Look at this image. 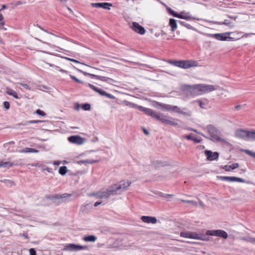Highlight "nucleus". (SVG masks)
Segmentation results:
<instances>
[{
    "label": "nucleus",
    "mask_w": 255,
    "mask_h": 255,
    "mask_svg": "<svg viewBox=\"0 0 255 255\" xmlns=\"http://www.w3.org/2000/svg\"><path fill=\"white\" fill-rule=\"evenodd\" d=\"M156 104L159 106L162 109L167 111H171L176 113L182 115L184 117H189L192 116V112L186 108L181 109L177 106H172L171 105L162 104L159 102H156Z\"/></svg>",
    "instance_id": "nucleus-1"
},
{
    "label": "nucleus",
    "mask_w": 255,
    "mask_h": 255,
    "mask_svg": "<svg viewBox=\"0 0 255 255\" xmlns=\"http://www.w3.org/2000/svg\"><path fill=\"white\" fill-rule=\"evenodd\" d=\"M151 117L156 119L157 120L160 121L162 123L172 126H177V119H175L172 117L165 116L162 113H158L153 111V114H151Z\"/></svg>",
    "instance_id": "nucleus-2"
},
{
    "label": "nucleus",
    "mask_w": 255,
    "mask_h": 255,
    "mask_svg": "<svg viewBox=\"0 0 255 255\" xmlns=\"http://www.w3.org/2000/svg\"><path fill=\"white\" fill-rule=\"evenodd\" d=\"M237 137L245 140H255V130L249 131L242 129H237L236 131Z\"/></svg>",
    "instance_id": "nucleus-3"
},
{
    "label": "nucleus",
    "mask_w": 255,
    "mask_h": 255,
    "mask_svg": "<svg viewBox=\"0 0 255 255\" xmlns=\"http://www.w3.org/2000/svg\"><path fill=\"white\" fill-rule=\"evenodd\" d=\"M206 129L211 136L210 138L207 137L208 139L214 142L222 141L223 139L220 137V132L215 127L212 125H209L206 126Z\"/></svg>",
    "instance_id": "nucleus-4"
},
{
    "label": "nucleus",
    "mask_w": 255,
    "mask_h": 255,
    "mask_svg": "<svg viewBox=\"0 0 255 255\" xmlns=\"http://www.w3.org/2000/svg\"><path fill=\"white\" fill-rule=\"evenodd\" d=\"M173 64L175 66L183 69H188L199 66L197 61L193 60L174 61Z\"/></svg>",
    "instance_id": "nucleus-5"
},
{
    "label": "nucleus",
    "mask_w": 255,
    "mask_h": 255,
    "mask_svg": "<svg viewBox=\"0 0 255 255\" xmlns=\"http://www.w3.org/2000/svg\"><path fill=\"white\" fill-rule=\"evenodd\" d=\"M72 196V194L64 193L63 194H55V195H50L46 196V198L49 200H51L53 201V203H56V200H59L57 202V204H59L62 202H68L70 201V200L68 199V198Z\"/></svg>",
    "instance_id": "nucleus-6"
},
{
    "label": "nucleus",
    "mask_w": 255,
    "mask_h": 255,
    "mask_svg": "<svg viewBox=\"0 0 255 255\" xmlns=\"http://www.w3.org/2000/svg\"><path fill=\"white\" fill-rule=\"evenodd\" d=\"M116 190L113 187V185L109 187L106 190L104 191H100L96 193H93V195L97 196L100 198H107L111 195H116Z\"/></svg>",
    "instance_id": "nucleus-7"
},
{
    "label": "nucleus",
    "mask_w": 255,
    "mask_h": 255,
    "mask_svg": "<svg viewBox=\"0 0 255 255\" xmlns=\"http://www.w3.org/2000/svg\"><path fill=\"white\" fill-rule=\"evenodd\" d=\"M88 248L86 246H81L80 245H76L74 244H67L64 246V248L62 249L64 251H78L80 250H88Z\"/></svg>",
    "instance_id": "nucleus-8"
},
{
    "label": "nucleus",
    "mask_w": 255,
    "mask_h": 255,
    "mask_svg": "<svg viewBox=\"0 0 255 255\" xmlns=\"http://www.w3.org/2000/svg\"><path fill=\"white\" fill-rule=\"evenodd\" d=\"M196 85L198 95L213 91L216 89L214 86L212 85L197 84Z\"/></svg>",
    "instance_id": "nucleus-9"
},
{
    "label": "nucleus",
    "mask_w": 255,
    "mask_h": 255,
    "mask_svg": "<svg viewBox=\"0 0 255 255\" xmlns=\"http://www.w3.org/2000/svg\"><path fill=\"white\" fill-rule=\"evenodd\" d=\"M132 108L137 109L139 111L144 112L145 114L151 116V114H153V111L152 109L143 107L141 106H138L133 103L128 102L127 105Z\"/></svg>",
    "instance_id": "nucleus-10"
},
{
    "label": "nucleus",
    "mask_w": 255,
    "mask_h": 255,
    "mask_svg": "<svg viewBox=\"0 0 255 255\" xmlns=\"http://www.w3.org/2000/svg\"><path fill=\"white\" fill-rule=\"evenodd\" d=\"M87 85L88 87H89L93 90L98 93L101 96H106V97H107L111 99H113V100L115 99V97L113 95H111V94H109V93H107L106 91L96 87L95 86H94L91 84L88 83L87 84Z\"/></svg>",
    "instance_id": "nucleus-11"
},
{
    "label": "nucleus",
    "mask_w": 255,
    "mask_h": 255,
    "mask_svg": "<svg viewBox=\"0 0 255 255\" xmlns=\"http://www.w3.org/2000/svg\"><path fill=\"white\" fill-rule=\"evenodd\" d=\"M131 182L129 181H121L119 184L113 185V187L116 190V194L119 190H122L125 191L130 186Z\"/></svg>",
    "instance_id": "nucleus-12"
},
{
    "label": "nucleus",
    "mask_w": 255,
    "mask_h": 255,
    "mask_svg": "<svg viewBox=\"0 0 255 255\" xmlns=\"http://www.w3.org/2000/svg\"><path fill=\"white\" fill-rule=\"evenodd\" d=\"M207 235L222 237L224 239H227L228 235L227 233L223 230H208L207 231Z\"/></svg>",
    "instance_id": "nucleus-13"
},
{
    "label": "nucleus",
    "mask_w": 255,
    "mask_h": 255,
    "mask_svg": "<svg viewBox=\"0 0 255 255\" xmlns=\"http://www.w3.org/2000/svg\"><path fill=\"white\" fill-rule=\"evenodd\" d=\"M219 179H220L222 181H226L229 182H239L242 183H249V182L246 181L243 178L237 177L235 176H217Z\"/></svg>",
    "instance_id": "nucleus-14"
},
{
    "label": "nucleus",
    "mask_w": 255,
    "mask_h": 255,
    "mask_svg": "<svg viewBox=\"0 0 255 255\" xmlns=\"http://www.w3.org/2000/svg\"><path fill=\"white\" fill-rule=\"evenodd\" d=\"M196 86V85L193 86L185 85L183 88V90L186 93L187 95L189 96H197L198 95Z\"/></svg>",
    "instance_id": "nucleus-15"
},
{
    "label": "nucleus",
    "mask_w": 255,
    "mask_h": 255,
    "mask_svg": "<svg viewBox=\"0 0 255 255\" xmlns=\"http://www.w3.org/2000/svg\"><path fill=\"white\" fill-rule=\"evenodd\" d=\"M175 17H177L180 19H185L186 20H200V19L199 18L195 17L192 16L189 12H186L185 11H181L180 13H177L175 15Z\"/></svg>",
    "instance_id": "nucleus-16"
},
{
    "label": "nucleus",
    "mask_w": 255,
    "mask_h": 255,
    "mask_svg": "<svg viewBox=\"0 0 255 255\" xmlns=\"http://www.w3.org/2000/svg\"><path fill=\"white\" fill-rule=\"evenodd\" d=\"M68 140L70 142L77 145L82 144L85 141V139L79 135L70 136L68 138Z\"/></svg>",
    "instance_id": "nucleus-17"
},
{
    "label": "nucleus",
    "mask_w": 255,
    "mask_h": 255,
    "mask_svg": "<svg viewBox=\"0 0 255 255\" xmlns=\"http://www.w3.org/2000/svg\"><path fill=\"white\" fill-rule=\"evenodd\" d=\"M230 34L231 33L229 32L222 33H216L213 34V37L220 41H228L232 39V37L229 36Z\"/></svg>",
    "instance_id": "nucleus-18"
},
{
    "label": "nucleus",
    "mask_w": 255,
    "mask_h": 255,
    "mask_svg": "<svg viewBox=\"0 0 255 255\" xmlns=\"http://www.w3.org/2000/svg\"><path fill=\"white\" fill-rule=\"evenodd\" d=\"M131 28L134 31L141 35L144 34L145 32L144 28L136 22L132 23Z\"/></svg>",
    "instance_id": "nucleus-19"
},
{
    "label": "nucleus",
    "mask_w": 255,
    "mask_h": 255,
    "mask_svg": "<svg viewBox=\"0 0 255 255\" xmlns=\"http://www.w3.org/2000/svg\"><path fill=\"white\" fill-rule=\"evenodd\" d=\"M205 154L208 160L213 161L217 160L219 158V154L218 152H212L211 150H206L205 151Z\"/></svg>",
    "instance_id": "nucleus-20"
},
{
    "label": "nucleus",
    "mask_w": 255,
    "mask_h": 255,
    "mask_svg": "<svg viewBox=\"0 0 255 255\" xmlns=\"http://www.w3.org/2000/svg\"><path fill=\"white\" fill-rule=\"evenodd\" d=\"M91 6L93 7L103 8L105 9H110V7L112 6V4L109 2H97L92 3Z\"/></svg>",
    "instance_id": "nucleus-21"
},
{
    "label": "nucleus",
    "mask_w": 255,
    "mask_h": 255,
    "mask_svg": "<svg viewBox=\"0 0 255 255\" xmlns=\"http://www.w3.org/2000/svg\"><path fill=\"white\" fill-rule=\"evenodd\" d=\"M180 236L181 237L196 240L197 238V233L192 232H181L180 233Z\"/></svg>",
    "instance_id": "nucleus-22"
},
{
    "label": "nucleus",
    "mask_w": 255,
    "mask_h": 255,
    "mask_svg": "<svg viewBox=\"0 0 255 255\" xmlns=\"http://www.w3.org/2000/svg\"><path fill=\"white\" fill-rule=\"evenodd\" d=\"M22 159H19L18 160L14 161V162H3L2 161V167L4 168H10L15 165H21Z\"/></svg>",
    "instance_id": "nucleus-23"
},
{
    "label": "nucleus",
    "mask_w": 255,
    "mask_h": 255,
    "mask_svg": "<svg viewBox=\"0 0 255 255\" xmlns=\"http://www.w3.org/2000/svg\"><path fill=\"white\" fill-rule=\"evenodd\" d=\"M141 220L146 223L155 224L157 222V219L155 217L143 216L141 217Z\"/></svg>",
    "instance_id": "nucleus-24"
},
{
    "label": "nucleus",
    "mask_w": 255,
    "mask_h": 255,
    "mask_svg": "<svg viewBox=\"0 0 255 255\" xmlns=\"http://www.w3.org/2000/svg\"><path fill=\"white\" fill-rule=\"evenodd\" d=\"M209 235H207V232L205 234H197V238L196 240H200L204 241H208L210 240Z\"/></svg>",
    "instance_id": "nucleus-25"
},
{
    "label": "nucleus",
    "mask_w": 255,
    "mask_h": 255,
    "mask_svg": "<svg viewBox=\"0 0 255 255\" xmlns=\"http://www.w3.org/2000/svg\"><path fill=\"white\" fill-rule=\"evenodd\" d=\"M18 152L20 153H37L38 152V150L32 148L26 147L23 149L19 150Z\"/></svg>",
    "instance_id": "nucleus-26"
},
{
    "label": "nucleus",
    "mask_w": 255,
    "mask_h": 255,
    "mask_svg": "<svg viewBox=\"0 0 255 255\" xmlns=\"http://www.w3.org/2000/svg\"><path fill=\"white\" fill-rule=\"evenodd\" d=\"M98 80L112 84V82H116V81L114 79L105 76H99Z\"/></svg>",
    "instance_id": "nucleus-27"
},
{
    "label": "nucleus",
    "mask_w": 255,
    "mask_h": 255,
    "mask_svg": "<svg viewBox=\"0 0 255 255\" xmlns=\"http://www.w3.org/2000/svg\"><path fill=\"white\" fill-rule=\"evenodd\" d=\"M83 240L87 242H94L96 241L97 237L94 235H89L85 236L83 238Z\"/></svg>",
    "instance_id": "nucleus-28"
},
{
    "label": "nucleus",
    "mask_w": 255,
    "mask_h": 255,
    "mask_svg": "<svg viewBox=\"0 0 255 255\" xmlns=\"http://www.w3.org/2000/svg\"><path fill=\"white\" fill-rule=\"evenodd\" d=\"M74 68H75L76 69V70H77L78 72L83 74L85 76H89L91 77L92 78H95L97 79H98L99 75L87 73V72L83 71L78 68H75V67H74Z\"/></svg>",
    "instance_id": "nucleus-29"
},
{
    "label": "nucleus",
    "mask_w": 255,
    "mask_h": 255,
    "mask_svg": "<svg viewBox=\"0 0 255 255\" xmlns=\"http://www.w3.org/2000/svg\"><path fill=\"white\" fill-rule=\"evenodd\" d=\"M169 24L171 26L172 31H174L177 28V22L175 19L170 18L169 19Z\"/></svg>",
    "instance_id": "nucleus-30"
},
{
    "label": "nucleus",
    "mask_w": 255,
    "mask_h": 255,
    "mask_svg": "<svg viewBox=\"0 0 255 255\" xmlns=\"http://www.w3.org/2000/svg\"><path fill=\"white\" fill-rule=\"evenodd\" d=\"M6 93L10 96H13L14 98L16 99H18L20 98L17 93L12 89H8L6 91Z\"/></svg>",
    "instance_id": "nucleus-31"
},
{
    "label": "nucleus",
    "mask_w": 255,
    "mask_h": 255,
    "mask_svg": "<svg viewBox=\"0 0 255 255\" xmlns=\"http://www.w3.org/2000/svg\"><path fill=\"white\" fill-rule=\"evenodd\" d=\"M97 162L96 160H79L77 162V163L79 164H93L96 163Z\"/></svg>",
    "instance_id": "nucleus-32"
},
{
    "label": "nucleus",
    "mask_w": 255,
    "mask_h": 255,
    "mask_svg": "<svg viewBox=\"0 0 255 255\" xmlns=\"http://www.w3.org/2000/svg\"><path fill=\"white\" fill-rule=\"evenodd\" d=\"M67 172V167L65 166H61L59 168L58 173L61 175H65Z\"/></svg>",
    "instance_id": "nucleus-33"
},
{
    "label": "nucleus",
    "mask_w": 255,
    "mask_h": 255,
    "mask_svg": "<svg viewBox=\"0 0 255 255\" xmlns=\"http://www.w3.org/2000/svg\"><path fill=\"white\" fill-rule=\"evenodd\" d=\"M242 151L255 159V152L249 149H243Z\"/></svg>",
    "instance_id": "nucleus-34"
},
{
    "label": "nucleus",
    "mask_w": 255,
    "mask_h": 255,
    "mask_svg": "<svg viewBox=\"0 0 255 255\" xmlns=\"http://www.w3.org/2000/svg\"><path fill=\"white\" fill-rule=\"evenodd\" d=\"M179 23L182 26H185V27H186L187 28H188L189 29H194V28L190 24L187 23L185 21L179 20Z\"/></svg>",
    "instance_id": "nucleus-35"
},
{
    "label": "nucleus",
    "mask_w": 255,
    "mask_h": 255,
    "mask_svg": "<svg viewBox=\"0 0 255 255\" xmlns=\"http://www.w3.org/2000/svg\"><path fill=\"white\" fill-rule=\"evenodd\" d=\"M153 164L156 167H158L160 166H163L165 165V163L161 160H157L153 162Z\"/></svg>",
    "instance_id": "nucleus-36"
},
{
    "label": "nucleus",
    "mask_w": 255,
    "mask_h": 255,
    "mask_svg": "<svg viewBox=\"0 0 255 255\" xmlns=\"http://www.w3.org/2000/svg\"><path fill=\"white\" fill-rule=\"evenodd\" d=\"M216 23H217L218 24H220V25L224 24V25L228 26H232L231 25L232 22L228 19H225L223 22H216Z\"/></svg>",
    "instance_id": "nucleus-37"
},
{
    "label": "nucleus",
    "mask_w": 255,
    "mask_h": 255,
    "mask_svg": "<svg viewBox=\"0 0 255 255\" xmlns=\"http://www.w3.org/2000/svg\"><path fill=\"white\" fill-rule=\"evenodd\" d=\"M81 107L85 111H89L91 109V105L88 103H85L82 104Z\"/></svg>",
    "instance_id": "nucleus-38"
},
{
    "label": "nucleus",
    "mask_w": 255,
    "mask_h": 255,
    "mask_svg": "<svg viewBox=\"0 0 255 255\" xmlns=\"http://www.w3.org/2000/svg\"><path fill=\"white\" fill-rule=\"evenodd\" d=\"M187 129H188V130L193 131H194V132H196V133H198V134H200V135H202L203 136H204V137H205V138H208L207 137V136H205V135L204 134H203L202 132H198V131H197V129H194V128H187Z\"/></svg>",
    "instance_id": "nucleus-39"
},
{
    "label": "nucleus",
    "mask_w": 255,
    "mask_h": 255,
    "mask_svg": "<svg viewBox=\"0 0 255 255\" xmlns=\"http://www.w3.org/2000/svg\"><path fill=\"white\" fill-rule=\"evenodd\" d=\"M182 138L187 139V140H192L193 138L192 133H191L189 135H186V134L182 135Z\"/></svg>",
    "instance_id": "nucleus-40"
},
{
    "label": "nucleus",
    "mask_w": 255,
    "mask_h": 255,
    "mask_svg": "<svg viewBox=\"0 0 255 255\" xmlns=\"http://www.w3.org/2000/svg\"><path fill=\"white\" fill-rule=\"evenodd\" d=\"M70 77L71 79L74 80L75 81H76L79 83H81V84L84 83V82L78 79V78H77L75 76H74L73 75H70Z\"/></svg>",
    "instance_id": "nucleus-41"
},
{
    "label": "nucleus",
    "mask_w": 255,
    "mask_h": 255,
    "mask_svg": "<svg viewBox=\"0 0 255 255\" xmlns=\"http://www.w3.org/2000/svg\"><path fill=\"white\" fill-rule=\"evenodd\" d=\"M168 12L171 15H172L174 17H175V15H176L177 14V12H175L174 10H173V9H172L170 7H168L167 8Z\"/></svg>",
    "instance_id": "nucleus-42"
},
{
    "label": "nucleus",
    "mask_w": 255,
    "mask_h": 255,
    "mask_svg": "<svg viewBox=\"0 0 255 255\" xmlns=\"http://www.w3.org/2000/svg\"><path fill=\"white\" fill-rule=\"evenodd\" d=\"M181 201L183 203H191L195 206L197 205V203L196 201H192V200H181Z\"/></svg>",
    "instance_id": "nucleus-43"
},
{
    "label": "nucleus",
    "mask_w": 255,
    "mask_h": 255,
    "mask_svg": "<svg viewBox=\"0 0 255 255\" xmlns=\"http://www.w3.org/2000/svg\"><path fill=\"white\" fill-rule=\"evenodd\" d=\"M35 113L41 116H45L46 115V114L43 111H41L40 109L36 110L35 111Z\"/></svg>",
    "instance_id": "nucleus-44"
},
{
    "label": "nucleus",
    "mask_w": 255,
    "mask_h": 255,
    "mask_svg": "<svg viewBox=\"0 0 255 255\" xmlns=\"http://www.w3.org/2000/svg\"><path fill=\"white\" fill-rule=\"evenodd\" d=\"M239 166V164L238 163H233L231 165H229V167H230L231 170L235 169L237 168H238Z\"/></svg>",
    "instance_id": "nucleus-45"
},
{
    "label": "nucleus",
    "mask_w": 255,
    "mask_h": 255,
    "mask_svg": "<svg viewBox=\"0 0 255 255\" xmlns=\"http://www.w3.org/2000/svg\"><path fill=\"white\" fill-rule=\"evenodd\" d=\"M62 58H65V59H66V60H67L68 61H72V62H75V63H76L82 64V63L80 62L79 61H78V60H77L76 59H72V58H68V57H62Z\"/></svg>",
    "instance_id": "nucleus-46"
},
{
    "label": "nucleus",
    "mask_w": 255,
    "mask_h": 255,
    "mask_svg": "<svg viewBox=\"0 0 255 255\" xmlns=\"http://www.w3.org/2000/svg\"><path fill=\"white\" fill-rule=\"evenodd\" d=\"M4 107L6 109L8 110L10 108V104L8 102L4 101L3 103Z\"/></svg>",
    "instance_id": "nucleus-47"
},
{
    "label": "nucleus",
    "mask_w": 255,
    "mask_h": 255,
    "mask_svg": "<svg viewBox=\"0 0 255 255\" xmlns=\"http://www.w3.org/2000/svg\"><path fill=\"white\" fill-rule=\"evenodd\" d=\"M43 121L40 120H32V121H29L27 122L29 124H37V123H42Z\"/></svg>",
    "instance_id": "nucleus-48"
},
{
    "label": "nucleus",
    "mask_w": 255,
    "mask_h": 255,
    "mask_svg": "<svg viewBox=\"0 0 255 255\" xmlns=\"http://www.w3.org/2000/svg\"><path fill=\"white\" fill-rule=\"evenodd\" d=\"M19 84L22 87H23L24 89H26V90H30V88L29 87V86L26 84H24V83H19Z\"/></svg>",
    "instance_id": "nucleus-49"
},
{
    "label": "nucleus",
    "mask_w": 255,
    "mask_h": 255,
    "mask_svg": "<svg viewBox=\"0 0 255 255\" xmlns=\"http://www.w3.org/2000/svg\"><path fill=\"white\" fill-rule=\"evenodd\" d=\"M30 255H36V252L34 249L31 248L29 249Z\"/></svg>",
    "instance_id": "nucleus-50"
},
{
    "label": "nucleus",
    "mask_w": 255,
    "mask_h": 255,
    "mask_svg": "<svg viewBox=\"0 0 255 255\" xmlns=\"http://www.w3.org/2000/svg\"><path fill=\"white\" fill-rule=\"evenodd\" d=\"M222 168L223 169H224L226 171H231V169H230V167H229V165H226L223 166Z\"/></svg>",
    "instance_id": "nucleus-51"
},
{
    "label": "nucleus",
    "mask_w": 255,
    "mask_h": 255,
    "mask_svg": "<svg viewBox=\"0 0 255 255\" xmlns=\"http://www.w3.org/2000/svg\"><path fill=\"white\" fill-rule=\"evenodd\" d=\"M246 106V104L244 105H236L235 107V109L236 110H238V111H239L241 109V108L243 107H245Z\"/></svg>",
    "instance_id": "nucleus-52"
},
{
    "label": "nucleus",
    "mask_w": 255,
    "mask_h": 255,
    "mask_svg": "<svg viewBox=\"0 0 255 255\" xmlns=\"http://www.w3.org/2000/svg\"><path fill=\"white\" fill-rule=\"evenodd\" d=\"M195 143H201L202 140L201 139H198L196 137H193V140H192Z\"/></svg>",
    "instance_id": "nucleus-53"
},
{
    "label": "nucleus",
    "mask_w": 255,
    "mask_h": 255,
    "mask_svg": "<svg viewBox=\"0 0 255 255\" xmlns=\"http://www.w3.org/2000/svg\"><path fill=\"white\" fill-rule=\"evenodd\" d=\"M24 3H25V2H23L22 1H17L15 3V6H18L19 5H21V4H24Z\"/></svg>",
    "instance_id": "nucleus-54"
},
{
    "label": "nucleus",
    "mask_w": 255,
    "mask_h": 255,
    "mask_svg": "<svg viewBox=\"0 0 255 255\" xmlns=\"http://www.w3.org/2000/svg\"><path fill=\"white\" fill-rule=\"evenodd\" d=\"M4 22L3 21L0 22V29H3L4 30L6 29L5 28L3 27V26L4 25Z\"/></svg>",
    "instance_id": "nucleus-55"
},
{
    "label": "nucleus",
    "mask_w": 255,
    "mask_h": 255,
    "mask_svg": "<svg viewBox=\"0 0 255 255\" xmlns=\"http://www.w3.org/2000/svg\"><path fill=\"white\" fill-rule=\"evenodd\" d=\"M158 195V196H159L161 197L165 198L166 194H164L162 192H159Z\"/></svg>",
    "instance_id": "nucleus-56"
},
{
    "label": "nucleus",
    "mask_w": 255,
    "mask_h": 255,
    "mask_svg": "<svg viewBox=\"0 0 255 255\" xmlns=\"http://www.w3.org/2000/svg\"><path fill=\"white\" fill-rule=\"evenodd\" d=\"M249 242H251V243H255V238H250L249 239Z\"/></svg>",
    "instance_id": "nucleus-57"
},
{
    "label": "nucleus",
    "mask_w": 255,
    "mask_h": 255,
    "mask_svg": "<svg viewBox=\"0 0 255 255\" xmlns=\"http://www.w3.org/2000/svg\"><path fill=\"white\" fill-rule=\"evenodd\" d=\"M101 203H102V201H97V202L95 203L94 206L95 207H97L98 206L100 205Z\"/></svg>",
    "instance_id": "nucleus-58"
},
{
    "label": "nucleus",
    "mask_w": 255,
    "mask_h": 255,
    "mask_svg": "<svg viewBox=\"0 0 255 255\" xmlns=\"http://www.w3.org/2000/svg\"><path fill=\"white\" fill-rule=\"evenodd\" d=\"M143 132L146 135H148L149 134V131L144 128H143Z\"/></svg>",
    "instance_id": "nucleus-59"
},
{
    "label": "nucleus",
    "mask_w": 255,
    "mask_h": 255,
    "mask_svg": "<svg viewBox=\"0 0 255 255\" xmlns=\"http://www.w3.org/2000/svg\"><path fill=\"white\" fill-rule=\"evenodd\" d=\"M199 106L201 108H203V104L204 103L201 101H199Z\"/></svg>",
    "instance_id": "nucleus-60"
},
{
    "label": "nucleus",
    "mask_w": 255,
    "mask_h": 255,
    "mask_svg": "<svg viewBox=\"0 0 255 255\" xmlns=\"http://www.w3.org/2000/svg\"><path fill=\"white\" fill-rule=\"evenodd\" d=\"M45 170H46L47 171H48V172H51V170H52V169L49 168V167H46Z\"/></svg>",
    "instance_id": "nucleus-61"
},
{
    "label": "nucleus",
    "mask_w": 255,
    "mask_h": 255,
    "mask_svg": "<svg viewBox=\"0 0 255 255\" xmlns=\"http://www.w3.org/2000/svg\"><path fill=\"white\" fill-rule=\"evenodd\" d=\"M173 195L172 194H166L165 198L172 197Z\"/></svg>",
    "instance_id": "nucleus-62"
},
{
    "label": "nucleus",
    "mask_w": 255,
    "mask_h": 255,
    "mask_svg": "<svg viewBox=\"0 0 255 255\" xmlns=\"http://www.w3.org/2000/svg\"><path fill=\"white\" fill-rule=\"evenodd\" d=\"M66 7L67 8V9L70 11V13H73V11L72 10V9L69 7L68 6H67V5H66Z\"/></svg>",
    "instance_id": "nucleus-63"
},
{
    "label": "nucleus",
    "mask_w": 255,
    "mask_h": 255,
    "mask_svg": "<svg viewBox=\"0 0 255 255\" xmlns=\"http://www.w3.org/2000/svg\"><path fill=\"white\" fill-rule=\"evenodd\" d=\"M3 19V17L2 14H0V22L2 21Z\"/></svg>",
    "instance_id": "nucleus-64"
}]
</instances>
